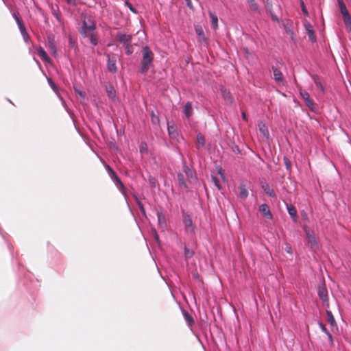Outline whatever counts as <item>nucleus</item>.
I'll return each instance as SVG.
<instances>
[{
  "mask_svg": "<svg viewBox=\"0 0 351 351\" xmlns=\"http://www.w3.org/2000/svg\"><path fill=\"white\" fill-rule=\"evenodd\" d=\"M88 37H90V41L91 44L93 45H97V39L95 37V36L94 35L93 32L89 34V36Z\"/></svg>",
  "mask_w": 351,
  "mask_h": 351,
  "instance_id": "38",
  "label": "nucleus"
},
{
  "mask_svg": "<svg viewBox=\"0 0 351 351\" xmlns=\"http://www.w3.org/2000/svg\"><path fill=\"white\" fill-rule=\"evenodd\" d=\"M183 222L185 226V230L190 233H194L195 226H193L192 219L189 215H183Z\"/></svg>",
  "mask_w": 351,
  "mask_h": 351,
  "instance_id": "7",
  "label": "nucleus"
},
{
  "mask_svg": "<svg viewBox=\"0 0 351 351\" xmlns=\"http://www.w3.org/2000/svg\"><path fill=\"white\" fill-rule=\"evenodd\" d=\"M326 314L328 316V322L330 324V326L332 328L337 327V324L332 312L330 311H326Z\"/></svg>",
  "mask_w": 351,
  "mask_h": 351,
  "instance_id": "26",
  "label": "nucleus"
},
{
  "mask_svg": "<svg viewBox=\"0 0 351 351\" xmlns=\"http://www.w3.org/2000/svg\"><path fill=\"white\" fill-rule=\"evenodd\" d=\"M221 94L225 100H226L227 101H228L230 104L232 102V98L231 94L228 90H227L226 89H221Z\"/></svg>",
  "mask_w": 351,
  "mask_h": 351,
  "instance_id": "28",
  "label": "nucleus"
},
{
  "mask_svg": "<svg viewBox=\"0 0 351 351\" xmlns=\"http://www.w3.org/2000/svg\"><path fill=\"white\" fill-rule=\"evenodd\" d=\"M340 1L343 2V0H337L338 3H339Z\"/></svg>",
  "mask_w": 351,
  "mask_h": 351,
  "instance_id": "55",
  "label": "nucleus"
},
{
  "mask_svg": "<svg viewBox=\"0 0 351 351\" xmlns=\"http://www.w3.org/2000/svg\"><path fill=\"white\" fill-rule=\"evenodd\" d=\"M285 32H286V34L289 36V38L293 40H294V33L293 32L292 29H291L289 27H288V24H285Z\"/></svg>",
  "mask_w": 351,
  "mask_h": 351,
  "instance_id": "32",
  "label": "nucleus"
},
{
  "mask_svg": "<svg viewBox=\"0 0 351 351\" xmlns=\"http://www.w3.org/2000/svg\"><path fill=\"white\" fill-rule=\"evenodd\" d=\"M252 11L260 13V10L255 0H247Z\"/></svg>",
  "mask_w": 351,
  "mask_h": 351,
  "instance_id": "25",
  "label": "nucleus"
},
{
  "mask_svg": "<svg viewBox=\"0 0 351 351\" xmlns=\"http://www.w3.org/2000/svg\"><path fill=\"white\" fill-rule=\"evenodd\" d=\"M258 128H259V131L261 133V134L266 138H268L269 136V131H268V129H267V127L266 126V125L263 123H260L258 124Z\"/></svg>",
  "mask_w": 351,
  "mask_h": 351,
  "instance_id": "20",
  "label": "nucleus"
},
{
  "mask_svg": "<svg viewBox=\"0 0 351 351\" xmlns=\"http://www.w3.org/2000/svg\"><path fill=\"white\" fill-rule=\"evenodd\" d=\"M319 326H320V328H321L323 332H324L328 335V337L329 339H330V341H332V335H331V334L328 331V330H327V328H326V326H325L324 324H319Z\"/></svg>",
  "mask_w": 351,
  "mask_h": 351,
  "instance_id": "37",
  "label": "nucleus"
},
{
  "mask_svg": "<svg viewBox=\"0 0 351 351\" xmlns=\"http://www.w3.org/2000/svg\"><path fill=\"white\" fill-rule=\"evenodd\" d=\"M270 13H271V16L272 20L274 21H276V22H279V19H278V16L275 14H274L272 12H270Z\"/></svg>",
  "mask_w": 351,
  "mask_h": 351,
  "instance_id": "46",
  "label": "nucleus"
},
{
  "mask_svg": "<svg viewBox=\"0 0 351 351\" xmlns=\"http://www.w3.org/2000/svg\"><path fill=\"white\" fill-rule=\"evenodd\" d=\"M288 213L290 215L291 217L293 219L294 221H296L298 215L297 210L293 205H287Z\"/></svg>",
  "mask_w": 351,
  "mask_h": 351,
  "instance_id": "19",
  "label": "nucleus"
},
{
  "mask_svg": "<svg viewBox=\"0 0 351 351\" xmlns=\"http://www.w3.org/2000/svg\"><path fill=\"white\" fill-rule=\"evenodd\" d=\"M307 34H308V36L309 39L312 42L314 43V42L316 41V36L315 35V32H314L313 29H308Z\"/></svg>",
  "mask_w": 351,
  "mask_h": 351,
  "instance_id": "35",
  "label": "nucleus"
},
{
  "mask_svg": "<svg viewBox=\"0 0 351 351\" xmlns=\"http://www.w3.org/2000/svg\"><path fill=\"white\" fill-rule=\"evenodd\" d=\"M195 32L198 36V41L201 43L206 42V38L205 36L203 29L200 26L195 27Z\"/></svg>",
  "mask_w": 351,
  "mask_h": 351,
  "instance_id": "16",
  "label": "nucleus"
},
{
  "mask_svg": "<svg viewBox=\"0 0 351 351\" xmlns=\"http://www.w3.org/2000/svg\"><path fill=\"white\" fill-rule=\"evenodd\" d=\"M68 4L71 5H76L77 0H64Z\"/></svg>",
  "mask_w": 351,
  "mask_h": 351,
  "instance_id": "45",
  "label": "nucleus"
},
{
  "mask_svg": "<svg viewBox=\"0 0 351 351\" xmlns=\"http://www.w3.org/2000/svg\"><path fill=\"white\" fill-rule=\"evenodd\" d=\"M105 167L111 178L114 180L117 184H119L121 187H123V183L114 171L108 165H106Z\"/></svg>",
  "mask_w": 351,
  "mask_h": 351,
  "instance_id": "10",
  "label": "nucleus"
},
{
  "mask_svg": "<svg viewBox=\"0 0 351 351\" xmlns=\"http://www.w3.org/2000/svg\"><path fill=\"white\" fill-rule=\"evenodd\" d=\"M13 16L14 18L15 19L16 23H17V25L19 26V28L21 31V33L23 37V39L25 42H27L29 39V36L26 31V29H25V27L23 24V22L22 21V19H21V17L19 16V14L18 12H14L13 14Z\"/></svg>",
  "mask_w": 351,
  "mask_h": 351,
  "instance_id": "4",
  "label": "nucleus"
},
{
  "mask_svg": "<svg viewBox=\"0 0 351 351\" xmlns=\"http://www.w3.org/2000/svg\"><path fill=\"white\" fill-rule=\"evenodd\" d=\"M248 196V191L244 183H241L239 186V197L245 199Z\"/></svg>",
  "mask_w": 351,
  "mask_h": 351,
  "instance_id": "18",
  "label": "nucleus"
},
{
  "mask_svg": "<svg viewBox=\"0 0 351 351\" xmlns=\"http://www.w3.org/2000/svg\"><path fill=\"white\" fill-rule=\"evenodd\" d=\"M318 295L324 302H328V291L324 283H322L318 287L317 289Z\"/></svg>",
  "mask_w": 351,
  "mask_h": 351,
  "instance_id": "9",
  "label": "nucleus"
},
{
  "mask_svg": "<svg viewBox=\"0 0 351 351\" xmlns=\"http://www.w3.org/2000/svg\"><path fill=\"white\" fill-rule=\"evenodd\" d=\"M152 122L154 124H158L160 122L159 117L156 116L154 112L152 113Z\"/></svg>",
  "mask_w": 351,
  "mask_h": 351,
  "instance_id": "40",
  "label": "nucleus"
},
{
  "mask_svg": "<svg viewBox=\"0 0 351 351\" xmlns=\"http://www.w3.org/2000/svg\"><path fill=\"white\" fill-rule=\"evenodd\" d=\"M95 29V25L91 20H88L87 22L84 19L80 32L84 36H89V34L93 33Z\"/></svg>",
  "mask_w": 351,
  "mask_h": 351,
  "instance_id": "3",
  "label": "nucleus"
},
{
  "mask_svg": "<svg viewBox=\"0 0 351 351\" xmlns=\"http://www.w3.org/2000/svg\"><path fill=\"white\" fill-rule=\"evenodd\" d=\"M259 210L264 217H267L269 219H272V214L269 206L266 204H261L259 207Z\"/></svg>",
  "mask_w": 351,
  "mask_h": 351,
  "instance_id": "11",
  "label": "nucleus"
},
{
  "mask_svg": "<svg viewBox=\"0 0 351 351\" xmlns=\"http://www.w3.org/2000/svg\"><path fill=\"white\" fill-rule=\"evenodd\" d=\"M272 70L275 81L278 83H282L284 82V78L282 72L274 66L272 67Z\"/></svg>",
  "mask_w": 351,
  "mask_h": 351,
  "instance_id": "14",
  "label": "nucleus"
},
{
  "mask_svg": "<svg viewBox=\"0 0 351 351\" xmlns=\"http://www.w3.org/2000/svg\"><path fill=\"white\" fill-rule=\"evenodd\" d=\"M49 83H50L51 86H53L54 85V84H53V82H52V80H49Z\"/></svg>",
  "mask_w": 351,
  "mask_h": 351,
  "instance_id": "53",
  "label": "nucleus"
},
{
  "mask_svg": "<svg viewBox=\"0 0 351 351\" xmlns=\"http://www.w3.org/2000/svg\"><path fill=\"white\" fill-rule=\"evenodd\" d=\"M116 38L123 45V47L132 43V36L131 35L118 33Z\"/></svg>",
  "mask_w": 351,
  "mask_h": 351,
  "instance_id": "8",
  "label": "nucleus"
},
{
  "mask_svg": "<svg viewBox=\"0 0 351 351\" xmlns=\"http://www.w3.org/2000/svg\"><path fill=\"white\" fill-rule=\"evenodd\" d=\"M142 53L143 58L141 62L140 71L142 73H145L150 68L154 55L147 46H145L143 48Z\"/></svg>",
  "mask_w": 351,
  "mask_h": 351,
  "instance_id": "1",
  "label": "nucleus"
},
{
  "mask_svg": "<svg viewBox=\"0 0 351 351\" xmlns=\"http://www.w3.org/2000/svg\"><path fill=\"white\" fill-rule=\"evenodd\" d=\"M158 223L161 227H165L166 225V219L165 215L162 213H158Z\"/></svg>",
  "mask_w": 351,
  "mask_h": 351,
  "instance_id": "30",
  "label": "nucleus"
},
{
  "mask_svg": "<svg viewBox=\"0 0 351 351\" xmlns=\"http://www.w3.org/2000/svg\"><path fill=\"white\" fill-rule=\"evenodd\" d=\"M304 230L306 233L308 245L312 250L315 251L318 249L319 246L314 232L308 229L306 226L304 227Z\"/></svg>",
  "mask_w": 351,
  "mask_h": 351,
  "instance_id": "2",
  "label": "nucleus"
},
{
  "mask_svg": "<svg viewBox=\"0 0 351 351\" xmlns=\"http://www.w3.org/2000/svg\"><path fill=\"white\" fill-rule=\"evenodd\" d=\"M285 163L286 165V167L287 169H289L291 167V162L289 160V159L286 157L284 158Z\"/></svg>",
  "mask_w": 351,
  "mask_h": 351,
  "instance_id": "44",
  "label": "nucleus"
},
{
  "mask_svg": "<svg viewBox=\"0 0 351 351\" xmlns=\"http://www.w3.org/2000/svg\"><path fill=\"white\" fill-rule=\"evenodd\" d=\"M183 169L188 178H195V173L194 170L191 169L190 167H189L187 165H186L185 163H184Z\"/></svg>",
  "mask_w": 351,
  "mask_h": 351,
  "instance_id": "22",
  "label": "nucleus"
},
{
  "mask_svg": "<svg viewBox=\"0 0 351 351\" xmlns=\"http://www.w3.org/2000/svg\"><path fill=\"white\" fill-rule=\"evenodd\" d=\"M129 8L133 12H136L131 4L129 5Z\"/></svg>",
  "mask_w": 351,
  "mask_h": 351,
  "instance_id": "51",
  "label": "nucleus"
},
{
  "mask_svg": "<svg viewBox=\"0 0 351 351\" xmlns=\"http://www.w3.org/2000/svg\"><path fill=\"white\" fill-rule=\"evenodd\" d=\"M177 176H178V180L179 185L185 189L187 188L183 174L181 173H178Z\"/></svg>",
  "mask_w": 351,
  "mask_h": 351,
  "instance_id": "31",
  "label": "nucleus"
},
{
  "mask_svg": "<svg viewBox=\"0 0 351 351\" xmlns=\"http://www.w3.org/2000/svg\"><path fill=\"white\" fill-rule=\"evenodd\" d=\"M242 118L243 120L247 121V115L245 112H242Z\"/></svg>",
  "mask_w": 351,
  "mask_h": 351,
  "instance_id": "49",
  "label": "nucleus"
},
{
  "mask_svg": "<svg viewBox=\"0 0 351 351\" xmlns=\"http://www.w3.org/2000/svg\"><path fill=\"white\" fill-rule=\"evenodd\" d=\"M108 69L112 73L117 72L116 59L109 55L108 56Z\"/></svg>",
  "mask_w": 351,
  "mask_h": 351,
  "instance_id": "13",
  "label": "nucleus"
},
{
  "mask_svg": "<svg viewBox=\"0 0 351 351\" xmlns=\"http://www.w3.org/2000/svg\"><path fill=\"white\" fill-rule=\"evenodd\" d=\"M124 48L125 50V53L128 55H130L133 53V47L132 45V43L128 45L125 46Z\"/></svg>",
  "mask_w": 351,
  "mask_h": 351,
  "instance_id": "39",
  "label": "nucleus"
},
{
  "mask_svg": "<svg viewBox=\"0 0 351 351\" xmlns=\"http://www.w3.org/2000/svg\"><path fill=\"white\" fill-rule=\"evenodd\" d=\"M147 151L146 144L142 145L141 147V152Z\"/></svg>",
  "mask_w": 351,
  "mask_h": 351,
  "instance_id": "48",
  "label": "nucleus"
},
{
  "mask_svg": "<svg viewBox=\"0 0 351 351\" xmlns=\"http://www.w3.org/2000/svg\"><path fill=\"white\" fill-rule=\"evenodd\" d=\"M305 28H306V30L307 32H308V29H313V27L310 23L306 24Z\"/></svg>",
  "mask_w": 351,
  "mask_h": 351,
  "instance_id": "47",
  "label": "nucleus"
},
{
  "mask_svg": "<svg viewBox=\"0 0 351 351\" xmlns=\"http://www.w3.org/2000/svg\"><path fill=\"white\" fill-rule=\"evenodd\" d=\"M212 180L217 189H220L221 187L218 179L215 176H212Z\"/></svg>",
  "mask_w": 351,
  "mask_h": 351,
  "instance_id": "42",
  "label": "nucleus"
},
{
  "mask_svg": "<svg viewBox=\"0 0 351 351\" xmlns=\"http://www.w3.org/2000/svg\"><path fill=\"white\" fill-rule=\"evenodd\" d=\"M48 41V47L49 50L53 53V54L56 53V43L55 41V39L53 36H49L47 38Z\"/></svg>",
  "mask_w": 351,
  "mask_h": 351,
  "instance_id": "17",
  "label": "nucleus"
},
{
  "mask_svg": "<svg viewBox=\"0 0 351 351\" xmlns=\"http://www.w3.org/2000/svg\"><path fill=\"white\" fill-rule=\"evenodd\" d=\"M193 110L192 108V104L191 102H187L184 108V113L185 114L187 118H189L193 114Z\"/></svg>",
  "mask_w": 351,
  "mask_h": 351,
  "instance_id": "21",
  "label": "nucleus"
},
{
  "mask_svg": "<svg viewBox=\"0 0 351 351\" xmlns=\"http://www.w3.org/2000/svg\"><path fill=\"white\" fill-rule=\"evenodd\" d=\"M287 252L289 253H291V247H287Z\"/></svg>",
  "mask_w": 351,
  "mask_h": 351,
  "instance_id": "54",
  "label": "nucleus"
},
{
  "mask_svg": "<svg viewBox=\"0 0 351 351\" xmlns=\"http://www.w3.org/2000/svg\"><path fill=\"white\" fill-rule=\"evenodd\" d=\"M302 98L305 101L306 106L312 111L315 109V104L313 99L310 98L309 94L305 90H300V92Z\"/></svg>",
  "mask_w": 351,
  "mask_h": 351,
  "instance_id": "6",
  "label": "nucleus"
},
{
  "mask_svg": "<svg viewBox=\"0 0 351 351\" xmlns=\"http://www.w3.org/2000/svg\"><path fill=\"white\" fill-rule=\"evenodd\" d=\"M183 315H184V319L187 322L188 325L189 326H192L194 323V320H193V317L190 315V314L187 311H184Z\"/></svg>",
  "mask_w": 351,
  "mask_h": 351,
  "instance_id": "29",
  "label": "nucleus"
},
{
  "mask_svg": "<svg viewBox=\"0 0 351 351\" xmlns=\"http://www.w3.org/2000/svg\"><path fill=\"white\" fill-rule=\"evenodd\" d=\"M184 256L186 259L191 258L193 256V252L188 247H184Z\"/></svg>",
  "mask_w": 351,
  "mask_h": 351,
  "instance_id": "36",
  "label": "nucleus"
},
{
  "mask_svg": "<svg viewBox=\"0 0 351 351\" xmlns=\"http://www.w3.org/2000/svg\"><path fill=\"white\" fill-rule=\"evenodd\" d=\"M221 171H222V169H220L219 170V173L221 174V177L223 178L224 177H223V173H222V172H221Z\"/></svg>",
  "mask_w": 351,
  "mask_h": 351,
  "instance_id": "52",
  "label": "nucleus"
},
{
  "mask_svg": "<svg viewBox=\"0 0 351 351\" xmlns=\"http://www.w3.org/2000/svg\"><path fill=\"white\" fill-rule=\"evenodd\" d=\"M300 4H301V8H302V12L304 13V14L305 16H308V14L307 10H306L305 5L302 1H301Z\"/></svg>",
  "mask_w": 351,
  "mask_h": 351,
  "instance_id": "41",
  "label": "nucleus"
},
{
  "mask_svg": "<svg viewBox=\"0 0 351 351\" xmlns=\"http://www.w3.org/2000/svg\"><path fill=\"white\" fill-rule=\"evenodd\" d=\"M209 16L211 19L212 25L214 29L218 28V18L216 14L213 13L211 11L208 12Z\"/></svg>",
  "mask_w": 351,
  "mask_h": 351,
  "instance_id": "23",
  "label": "nucleus"
},
{
  "mask_svg": "<svg viewBox=\"0 0 351 351\" xmlns=\"http://www.w3.org/2000/svg\"><path fill=\"white\" fill-rule=\"evenodd\" d=\"M37 52H38V54L40 56V58L43 61H45V62L49 61V57H48L46 51L44 50V49L43 47H40L39 48H38Z\"/></svg>",
  "mask_w": 351,
  "mask_h": 351,
  "instance_id": "24",
  "label": "nucleus"
},
{
  "mask_svg": "<svg viewBox=\"0 0 351 351\" xmlns=\"http://www.w3.org/2000/svg\"><path fill=\"white\" fill-rule=\"evenodd\" d=\"M168 131L169 135L171 137L175 138L177 136V132L176 131L175 128L173 125H168Z\"/></svg>",
  "mask_w": 351,
  "mask_h": 351,
  "instance_id": "34",
  "label": "nucleus"
},
{
  "mask_svg": "<svg viewBox=\"0 0 351 351\" xmlns=\"http://www.w3.org/2000/svg\"><path fill=\"white\" fill-rule=\"evenodd\" d=\"M136 200L137 204H138L141 211L143 213H145V208H144L143 205L142 204V203L137 198H136Z\"/></svg>",
  "mask_w": 351,
  "mask_h": 351,
  "instance_id": "43",
  "label": "nucleus"
},
{
  "mask_svg": "<svg viewBox=\"0 0 351 351\" xmlns=\"http://www.w3.org/2000/svg\"><path fill=\"white\" fill-rule=\"evenodd\" d=\"M106 90L109 99H110L112 101H114L117 96L114 88L111 84H108L106 85Z\"/></svg>",
  "mask_w": 351,
  "mask_h": 351,
  "instance_id": "15",
  "label": "nucleus"
},
{
  "mask_svg": "<svg viewBox=\"0 0 351 351\" xmlns=\"http://www.w3.org/2000/svg\"><path fill=\"white\" fill-rule=\"evenodd\" d=\"M186 2H187V5L190 8H192V3H191V0H186Z\"/></svg>",
  "mask_w": 351,
  "mask_h": 351,
  "instance_id": "50",
  "label": "nucleus"
},
{
  "mask_svg": "<svg viewBox=\"0 0 351 351\" xmlns=\"http://www.w3.org/2000/svg\"><path fill=\"white\" fill-rule=\"evenodd\" d=\"M338 5L339 7L341 13L343 16L344 23L346 24V26L351 28V17H350V15L346 8L345 3H343V2L340 1L339 3H338Z\"/></svg>",
  "mask_w": 351,
  "mask_h": 351,
  "instance_id": "5",
  "label": "nucleus"
},
{
  "mask_svg": "<svg viewBox=\"0 0 351 351\" xmlns=\"http://www.w3.org/2000/svg\"><path fill=\"white\" fill-rule=\"evenodd\" d=\"M197 142L198 144H199L202 146H204L205 145L204 136L200 133H199L197 135Z\"/></svg>",
  "mask_w": 351,
  "mask_h": 351,
  "instance_id": "33",
  "label": "nucleus"
},
{
  "mask_svg": "<svg viewBox=\"0 0 351 351\" xmlns=\"http://www.w3.org/2000/svg\"><path fill=\"white\" fill-rule=\"evenodd\" d=\"M261 187L265 193L269 197H274L276 193L272 187H271L266 182H261Z\"/></svg>",
  "mask_w": 351,
  "mask_h": 351,
  "instance_id": "12",
  "label": "nucleus"
},
{
  "mask_svg": "<svg viewBox=\"0 0 351 351\" xmlns=\"http://www.w3.org/2000/svg\"><path fill=\"white\" fill-rule=\"evenodd\" d=\"M312 79L314 81L316 86L319 88L322 92H324V87L322 85L319 77L317 75H312Z\"/></svg>",
  "mask_w": 351,
  "mask_h": 351,
  "instance_id": "27",
  "label": "nucleus"
}]
</instances>
